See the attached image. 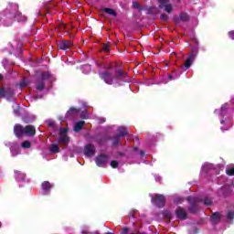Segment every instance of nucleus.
<instances>
[{"mask_svg": "<svg viewBox=\"0 0 234 234\" xmlns=\"http://www.w3.org/2000/svg\"><path fill=\"white\" fill-rule=\"evenodd\" d=\"M99 76L107 85H114V87H120L123 83L129 82L127 72H123L121 69L109 68L104 71H101Z\"/></svg>", "mask_w": 234, "mask_h": 234, "instance_id": "nucleus-1", "label": "nucleus"}, {"mask_svg": "<svg viewBox=\"0 0 234 234\" xmlns=\"http://www.w3.org/2000/svg\"><path fill=\"white\" fill-rule=\"evenodd\" d=\"M229 110V103H225L220 110H215V114L220 116L221 131H228L231 127V121L228 118V111Z\"/></svg>", "mask_w": 234, "mask_h": 234, "instance_id": "nucleus-2", "label": "nucleus"}, {"mask_svg": "<svg viewBox=\"0 0 234 234\" xmlns=\"http://www.w3.org/2000/svg\"><path fill=\"white\" fill-rule=\"evenodd\" d=\"M14 133L17 138H21V136H34L36 134V128L32 125H27L25 128L16 124L14 128Z\"/></svg>", "mask_w": 234, "mask_h": 234, "instance_id": "nucleus-3", "label": "nucleus"}, {"mask_svg": "<svg viewBox=\"0 0 234 234\" xmlns=\"http://www.w3.org/2000/svg\"><path fill=\"white\" fill-rule=\"evenodd\" d=\"M51 76L52 75L48 71L41 73L36 82L37 90H43V89H45V81H48V80H50Z\"/></svg>", "mask_w": 234, "mask_h": 234, "instance_id": "nucleus-4", "label": "nucleus"}, {"mask_svg": "<svg viewBox=\"0 0 234 234\" xmlns=\"http://www.w3.org/2000/svg\"><path fill=\"white\" fill-rule=\"evenodd\" d=\"M67 133H69V130L67 128H60L58 130V144H62V145H69V144H70V138L69 137Z\"/></svg>", "mask_w": 234, "mask_h": 234, "instance_id": "nucleus-5", "label": "nucleus"}, {"mask_svg": "<svg viewBox=\"0 0 234 234\" xmlns=\"http://www.w3.org/2000/svg\"><path fill=\"white\" fill-rule=\"evenodd\" d=\"M152 203L156 206V207H164L165 206V196L160 194H150Z\"/></svg>", "mask_w": 234, "mask_h": 234, "instance_id": "nucleus-6", "label": "nucleus"}, {"mask_svg": "<svg viewBox=\"0 0 234 234\" xmlns=\"http://www.w3.org/2000/svg\"><path fill=\"white\" fill-rule=\"evenodd\" d=\"M0 98H6L9 101L14 100V90L12 88L0 89Z\"/></svg>", "mask_w": 234, "mask_h": 234, "instance_id": "nucleus-7", "label": "nucleus"}, {"mask_svg": "<svg viewBox=\"0 0 234 234\" xmlns=\"http://www.w3.org/2000/svg\"><path fill=\"white\" fill-rule=\"evenodd\" d=\"M118 134L115 136L114 140H113V145H118V144H120V138H123V136H127L128 134V131L127 128L123 127V126H120L118 129Z\"/></svg>", "mask_w": 234, "mask_h": 234, "instance_id": "nucleus-8", "label": "nucleus"}, {"mask_svg": "<svg viewBox=\"0 0 234 234\" xmlns=\"http://www.w3.org/2000/svg\"><path fill=\"white\" fill-rule=\"evenodd\" d=\"M7 19H16L18 23L25 22L27 21V16H23L21 13L16 12V13H9L6 15Z\"/></svg>", "mask_w": 234, "mask_h": 234, "instance_id": "nucleus-9", "label": "nucleus"}, {"mask_svg": "<svg viewBox=\"0 0 234 234\" xmlns=\"http://www.w3.org/2000/svg\"><path fill=\"white\" fill-rule=\"evenodd\" d=\"M196 58L197 55H195L193 52L190 53L185 61V65L181 66V69H185V70H188V69H191V65L195 63Z\"/></svg>", "mask_w": 234, "mask_h": 234, "instance_id": "nucleus-10", "label": "nucleus"}, {"mask_svg": "<svg viewBox=\"0 0 234 234\" xmlns=\"http://www.w3.org/2000/svg\"><path fill=\"white\" fill-rule=\"evenodd\" d=\"M187 200L188 202H190V213H197V211H198V207L197 206V204H198V198L194 197H188Z\"/></svg>", "mask_w": 234, "mask_h": 234, "instance_id": "nucleus-11", "label": "nucleus"}, {"mask_svg": "<svg viewBox=\"0 0 234 234\" xmlns=\"http://www.w3.org/2000/svg\"><path fill=\"white\" fill-rule=\"evenodd\" d=\"M167 1L169 0H159V8L164 9L167 14H171L173 12V5L167 4Z\"/></svg>", "mask_w": 234, "mask_h": 234, "instance_id": "nucleus-12", "label": "nucleus"}, {"mask_svg": "<svg viewBox=\"0 0 234 234\" xmlns=\"http://www.w3.org/2000/svg\"><path fill=\"white\" fill-rule=\"evenodd\" d=\"M107 162H109V156L105 154H101L95 158V164L98 167H103Z\"/></svg>", "mask_w": 234, "mask_h": 234, "instance_id": "nucleus-13", "label": "nucleus"}, {"mask_svg": "<svg viewBox=\"0 0 234 234\" xmlns=\"http://www.w3.org/2000/svg\"><path fill=\"white\" fill-rule=\"evenodd\" d=\"M53 185L48 181H44L41 185V194L44 196L50 195V190L52 189Z\"/></svg>", "mask_w": 234, "mask_h": 234, "instance_id": "nucleus-14", "label": "nucleus"}, {"mask_svg": "<svg viewBox=\"0 0 234 234\" xmlns=\"http://www.w3.org/2000/svg\"><path fill=\"white\" fill-rule=\"evenodd\" d=\"M84 154L88 157L94 156L96 154V147L92 144H87L84 147Z\"/></svg>", "mask_w": 234, "mask_h": 234, "instance_id": "nucleus-15", "label": "nucleus"}, {"mask_svg": "<svg viewBox=\"0 0 234 234\" xmlns=\"http://www.w3.org/2000/svg\"><path fill=\"white\" fill-rule=\"evenodd\" d=\"M58 48H60V50H69V49L72 48V41L62 40V41L58 42Z\"/></svg>", "mask_w": 234, "mask_h": 234, "instance_id": "nucleus-16", "label": "nucleus"}, {"mask_svg": "<svg viewBox=\"0 0 234 234\" xmlns=\"http://www.w3.org/2000/svg\"><path fill=\"white\" fill-rule=\"evenodd\" d=\"M176 218H179V220H186L187 218V212H186V209L178 207L176 210Z\"/></svg>", "mask_w": 234, "mask_h": 234, "instance_id": "nucleus-17", "label": "nucleus"}, {"mask_svg": "<svg viewBox=\"0 0 234 234\" xmlns=\"http://www.w3.org/2000/svg\"><path fill=\"white\" fill-rule=\"evenodd\" d=\"M10 151H11V156H17L19 154V144L16 143H13L10 146Z\"/></svg>", "mask_w": 234, "mask_h": 234, "instance_id": "nucleus-18", "label": "nucleus"}, {"mask_svg": "<svg viewBox=\"0 0 234 234\" xmlns=\"http://www.w3.org/2000/svg\"><path fill=\"white\" fill-rule=\"evenodd\" d=\"M15 178L17 180V182H23L25 181V178H27V175L21 171H15Z\"/></svg>", "mask_w": 234, "mask_h": 234, "instance_id": "nucleus-19", "label": "nucleus"}, {"mask_svg": "<svg viewBox=\"0 0 234 234\" xmlns=\"http://www.w3.org/2000/svg\"><path fill=\"white\" fill-rule=\"evenodd\" d=\"M210 169H213V165L211 164L205 163L201 168V175L202 176L206 175L207 171H210Z\"/></svg>", "mask_w": 234, "mask_h": 234, "instance_id": "nucleus-20", "label": "nucleus"}, {"mask_svg": "<svg viewBox=\"0 0 234 234\" xmlns=\"http://www.w3.org/2000/svg\"><path fill=\"white\" fill-rule=\"evenodd\" d=\"M83 125H85V121H79L74 125L75 133H80L81 129H83Z\"/></svg>", "mask_w": 234, "mask_h": 234, "instance_id": "nucleus-21", "label": "nucleus"}, {"mask_svg": "<svg viewBox=\"0 0 234 234\" xmlns=\"http://www.w3.org/2000/svg\"><path fill=\"white\" fill-rule=\"evenodd\" d=\"M78 112H80V110H78L76 108H70L66 113V118H70V117L74 116L75 114H78Z\"/></svg>", "mask_w": 234, "mask_h": 234, "instance_id": "nucleus-22", "label": "nucleus"}, {"mask_svg": "<svg viewBox=\"0 0 234 234\" xmlns=\"http://www.w3.org/2000/svg\"><path fill=\"white\" fill-rule=\"evenodd\" d=\"M49 151L53 154L59 153V146L58 145V144H52L49 146Z\"/></svg>", "mask_w": 234, "mask_h": 234, "instance_id": "nucleus-23", "label": "nucleus"}, {"mask_svg": "<svg viewBox=\"0 0 234 234\" xmlns=\"http://www.w3.org/2000/svg\"><path fill=\"white\" fill-rule=\"evenodd\" d=\"M221 217L222 216L220 215V213L216 212L212 215L211 220H212V222H214V224H217V222H218V220H220Z\"/></svg>", "mask_w": 234, "mask_h": 234, "instance_id": "nucleus-24", "label": "nucleus"}, {"mask_svg": "<svg viewBox=\"0 0 234 234\" xmlns=\"http://www.w3.org/2000/svg\"><path fill=\"white\" fill-rule=\"evenodd\" d=\"M34 121H36V115L34 114L24 117V122H26V123H32Z\"/></svg>", "mask_w": 234, "mask_h": 234, "instance_id": "nucleus-25", "label": "nucleus"}, {"mask_svg": "<svg viewBox=\"0 0 234 234\" xmlns=\"http://www.w3.org/2000/svg\"><path fill=\"white\" fill-rule=\"evenodd\" d=\"M13 112H14L15 116H19V114H20L19 105L16 102L13 104Z\"/></svg>", "mask_w": 234, "mask_h": 234, "instance_id": "nucleus-26", "label": "nucleus"}, {"mask_svg": "<svg viewBox=\"0 0 234 234\" xmlns=\"http://www.w3.org/2000/svg\"><path fill=\"white\" fill-rule=\"evenodd\" d=\"M226 173L229 176H233L234 175V165H230L226 168Z\"/></svg>", "mask_w": 234, "mask_h": 234, "instance_id": "nucleus-27", "label": "nucleus"}, {"mask_svg": "<svg viewBox=\"0 0 234 234\" xmlns=\"http://www.w3.org/2000/svg\"><path fill=\"white\" fill-rule=\"evenodd\" d=\"M92 70V68L90 65L87 64L82 67V72L83 74H89Z\"/></svg>", "mask_w": 234, "mask_h": 234, "instance_id": "nucleus-28", "label": "nucleus"}, {"mask_svg": "<svg viewBox=\"0 0 234 234\" xmlns=\"http://www.w3.org/2000/svg\"><path fill=\"white\" fill-rule=\"evenodd\" d=\"M163 216L165 217V218H169V220H173V213H171V211L165 210L163 212Z\"/></svg>", "mask_w": 234, "mask_h": 234, "instance_id": "nucleus-29", "label": "nucleus"}, {"mask_svg": "<svg viewBox=\"0 0 234 234\" xmlns=\"http://www.w3.org/2000/svg\"><path fill=\"white\" fill-rule=\"evenodd\" d=\"M102 12H105L106 14H109L110 16H116V12H114L113 9L111 8H103Z\"/></svg>", "mask_w": 234, "mask_h": 234, "instance_id": "nucleus-30", "label": "nucleus"}, {"mask_svg": "<svg viewBox=\"0 0 234 234\" xmlns=\"http://www.w3.org/2000/svg\"><path fill=\"white\" fill-rule=\"evenodd\" d=\"M22 149H30L32 147V144L29 141H25L21 144Z\"/></svg>", "mask_w": 234, "mask_h": 234, "instance_id": "nucleus-31", "label": "nucleus"}, {"mask_svg": "<svg viewBox=\"0 0 234 234\" xmlns=\"http://www.w3.org/2000/svg\"><path fill=\"white\" fill-rule=\"evenodd\" d=\"M179 19L181 21H187L189 19V16H187L186 13H183L179 16Z\"/></svg>", "mask_w": 234, "mask_h": 234, "instance_id": "nucleus-32", "label": "nucleus"}, {"mask_svg": "<svg viewBox=\"0 0 234 234\" xmlns=\"http://www.w3.org/2000/svg\"><path fill=\"white\" fill-rule=\"evenodd\" d=\"M90 117V115L89 114V112L87 111L81 112L80 118H84V120H87Z\"/></svg>", "mask_w": 234, "mask_h": 234, "instance_id": "nucleus-33", "label": "nucleus"}, {"mask_svg": "<svg viewBox=\"0 0 234 234\" xmlns=\"http://www.w3.org/2000/svg\"><path fill=\"white\" fill-rule=\"evenodd\" d=\"M110 165H111V167H112V169H116L118 167V165H120V163L118 161L113 160L110 163Z\"/></svg>", "mask_w": 234, "mask_h": 234, "instance_id": "nucleus-34", "label": "nucleus"}, {"mask_svg": "<svg viewBox=\"0 0 234 234\" xmlns=\"http://www.w3.org/2000/svg\"><path fill=\"white\" fill-rule=\"evenodd\" d=\"M133 8H137L138 10L144 9L140 6V4H138V2H133Z\"/></svg>", "mask_w": 234, "mask_h": 234, "instance_id": "nucleus-35", "label": "nucleus"}, {"mask_svg": "<svg viewBox=\"0 0 234 234\" xmlns=\"http://www.w3.org/2000/svg\"><path fill=\"white\" fill-rule=\"evenodd\" d=\"M203 204L205 205V206H211V199H209V198H205L204 200H203Z\"/></svg>", "mask_w": 234, "mask_h": 234, "instance_id": "nucleus-36", "label": "nucleus"}, {"mask_svg": "<svg viewBox=\"0 0 234 234\" xmlns=\"http://www.w3.org/2000/svg\"><path fill=\"white\" fill-rule=\"evenodd\" d=\"M102 50H103L104 52H109V50H110L109 45L104 44V45L102 46Z\"/></svg>", "mask_w": 234, "mask_h": 234, "instance_id": "nucleus-37", "label": "nucleus"}, {"mask_svg": "<svg viewBox=\"0 0 234 234\" xmlns=\"http://www.w3.org/2000/svg\"><path fill=\"white\" fill-rule=\"evenodd\" d=\"M27 85H28V82L26 80H23L21 82H20V87H27Z\"/></svg>", "mask_w": 234, "mask_h": 234, "instance_id": "nucleus-38", "label": "nucleus"}, {"mask_svg": "<svg viewBox=\"0 0 234 234\" xmlns=\"http://www.w3.org/2000/svg\"><path fill=\"white\" fill-rule=\"evenodd\" d=\"M105 122H106L105 117H100L99 118V123H105Z\"/></svg>", "mask_w": 234, "mask_h": 234, "instance_id": "nucleus-39", "label": "nucleus"}, {"mask_svg": "<svg viewBox=\"0 0 234 234\" xmlns=\"http://www.w3.org/2000/svg\"><path fill=\"white\" fill-rule=\"evenodd\" d=\"M234 213L232 211L228 212V218H233Z\"/></svg>", "mask_w": 234, "mask_h": 234, "instance_id": "nucleus-40", "label": "nucleus"}, {"mask_svg": "<svg viewBox=\"0 0 234 234\" xmlns=\"http://www.w3.org/2000/svg\"><path fill=\"white\" fill-rule=\"evenodd\" d=\"M229 37H230V39H234V31L229 32Z\"/></svg>", "mask_w": 234, "mask_h": 234, "instance_id": "nucleus-41", "label": "nucleus"}, {"mask_svg": "<svg viewBox=\"0 0 234 234\" xmlns=\"http://www.w3.org/2000/svg\"><path fill=\"white\" fill-rule=\"evenodd\" d=\"M167 17V15H161V19H163V21H166Z\"/></svg>", "mask_w": 234, "mask_h": 234, "instance_id": "nucleus-42", "label": "nucleus"}, {"mask_svg": "<svg viewBox=\"0 0 234 234\" xmlns=\"http://www.w3.org/2000/svg\"><path fill=\"white\" fill-rule=\"evenodd\" d=\"M160 180H162V177H160V176H155V181L160 182Z\"/></svg>", "mask_w": 234, "mask_h": 234, "instance_id": "nucleus-43", "label": "nucleus"}, {"mask_svg": "<svg viewBox=\"0 0 234 234\" xmlns=\"http://www.w3.org/2000/svg\"><path fill=\"white\" fill-rule=\"evenodd\" d=\"M48 127H52V125H54V122L49 121V122H48Z\"/></svg>", "mask_w": 234, "mask_h": 234, "instance_id": "nucleus-44", "label": "nucleus"}, {"mask_svg": "<svg viewBox=\"0 0 234 234\" xmlns=\"http://www.w3.org/2000/svg\"><path fill=\"white\" fill-rule=\"evenodd\" d=\"M140 154H141L142 156H145V152H144V150H141V151H140Z\"/></svg>", "mask_w": 234, "mask_h": 234, "instance_id": "nucleus-45", "label": "nucleus"}, {"mask_svg": "<svg viewBox=\"0 0 234 234\" xmlns=\"http://www.w3.org/2000/svg\"><path fill=\"white\" fill-rule=\"evenodd\" d=\"M127 231H129V229H128V228H124V229H122V233H127Z\"/></svg>", "mask_w": 234, "mask_h": 234, "instance_id": "nucleus-46", "label": "nucleus"}, {"mask_svg": "<svg viewBox=\"0 0 234 234\" xmlns=\"http://www.w3.org/2000/svg\"><path fill=\"white\" fill-rule=\"evenodd\" d=\"M168 80H175V78H173V75H170V76L168 77Z\"/></svg>", "mask_w": 234, "mask_h": 234, "instance_id": "nucleus-47", "label": "nucleus"}, {"mask_svg": "<svg viewBox=\"0 0 234 234\" xmlns=\"http://www.w3.org/2000/svg\"><path fill=\"white\" fill-rule=\"evenodd\" d=\"M91 234H100V232H98V231L96 230V231L91 232Z\"/></svg>", "mask_w": 234, "mask_h": 234, "instance_id": "nucleus-48", "label": "nucleus"}, {"mask_svg": "<svg viewBox=\"0 0 234 234\" xmlns=\"http://www.w3.org/2000/svg\"><path fill=\"white\" fill-rule=\"evenodd\" d=\"M180 201H177V204H182V199H179Z\"/></svg>", "mask_w": 234, "mask_h": 234, "instance_id": "nucleus-49", "label": "nucleus"}, {"mask_svg": "<svg viewBox=\"0 0 234 234\" xmlns=\"http://www.w3.org/2000/svg\"><path fill=\"white\" fill-rule=\"evenodd\" d=\"M2 21H3V17L0 16V24H1Z\"/></svg>", "mask_w": 234, "mask_h": 234, "instance_id": "nucleus-50", "label": "nucleus"}, {"mask_svg": "<svg viewBox=\"0 0 234 234\" xmlns=\"http://www.w3.org/2000/svg\"><path fill=\"white\" fill-rule=\"evenodd\" d=\"M3 80V74H0V80Z\"/></svg>", "mask_w": 234, "mask_h": 234, "instance_id": "nucleus-51", "label": "nucleus"}, {"mask_svg": "<svg viewBox=\"0 0 234 234\" xmlns=\"http://www.w3.org/2000/svg\"><path fill=\"white\" fill-rule=\"evenodd\" d=\"M82 234H87V232H85V231H82Z\"/></svg>", "mask_w": 234, "mask_h": 234, "instance_id": "nucleus-52", "label": "nucleus"}, {"mask_svg": "<svg viewBox=\"0 0 234 234\" xmlns=\"http://www.w3.org/2000/svg\"><path fill=\"white\" fill-rule=\"evenodd\" d=\"M0 228H1V222H0Z\"/></svg>", "mask_w": 234, "mask_h": 234, "instance_id": "nucleus-53", "label": "nucleus"}, {"mask_svg": "<svg viewBox=\"0 0 234 234\" xmlns=\"http://www.w3.org/2000/svg\"><path fill=\"white\" fill-rule=\"evenodd\" d=\"M106 234H111V233H106Z\"/></svg>", "mask_w": 234, "mask_h": 234, "instance_id": "nucleus-54", "label": "nucleus"}]
</instances>
